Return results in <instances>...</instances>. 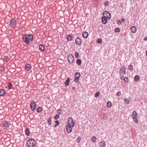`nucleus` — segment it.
I'll list each match as a JSON object with an SVG mask.
<instances>
[{
	"label": "nucleus",
	"mask_w": 147,
	"mask_h": 147,
	"mask_svg": "<svg viewBox=\"0 0 147 147\" xmlns=\"http://www.w3.org/2000/svg\"><path fill=\"white\" fill-rule=\"evenodd\" d=\"M33 38V35L31 34L24 35L22 37L24 41L26 44H28L30 42V40L32 41Z\"/></svg>",
	"instance_id": "f257e3e1"
},
{
	"label": "nucleus",
	"mask_w": 147,
	"mask_h": 147,
	"mask_svg": "<svg viewBox=\"0 0 147 147\" xmlns=\"http://www.w3.org/2000/svg\"><path fill=\"white\" fill-rule=\"evenodd\" d=\"M27 144L29 147H35L36 142L33 139H30L27 142Z\"/></svg>",
	"instance_id": "f03ea898"
},
{
	"label": "nucleus",
	"mask_w": 147,
	"mask_h": 147,
	"mask_svg": "<svg viewBox=\"0 0 147 147\" xmlns=\"http://www.w3.org/2000/svg\"><path fill=\"white\" fill-rule=\"evenodd\" d=\"M103 17L107 19H109L111 17V14L110 13L107 11H104L103 13Z\"/></svg>",
	"instance_id": "7ed1b4c3"
},
{
	"label": "nucleus",
	"mask_w": 147,
	"mask_h": 147,
	"mask_svg": "<svg viewBox=\"0 0 147 147\" xmlns=\"http://www.w3.org/2000/svg\"><path fill=\"white\" fill-rule=\"evenodd\" d=\"M75 78L74 79V81L76 82H77L79 80V78L80 77V73L79 72L76 73L75 75Z\"/></svg>",
	"instance_id": "20e7f679"
},
{
	"label": "nucleus",
	"mask_w": 147,
	"mask_h": 147,
	"mask_svg": "<svg viewBox=\"0 0 147 147\" xmlns=\"http://www.w3.org/2000/svg\"><path fill=\"white\" fill-rule=\"evenodd\" d=\"M126 71V68L124 67H121L120 71V76H123L125 74Z\"/></svg>",
	"instance_id": "39448f33"
},
{
	"label": "nucleus",
	"mask_w": 147,
	"mask_h": 147,
	"mask_svg": "<svg viewBox=\"0 0 147 147\" xmlns=\"http://www.w3.org/2000/svg\"><path fill=\"white\" fill-rule=\"evenodd\" d=\"M36 103L35 102H32L31 103L30 107L32 111H34L36 108Z\"/></svg>",
	"instance_id": "423d86ee"
},
{
	"label": "nucleus",
	"mask_w": 147,
	"mask_h": 147,
	"mask_svg": "<svg viewBox=\"0 0 147 147\" xmlns=\"http://www.w3.org/2000/svg\"><path fill=\"white\" fill-rule=\"evenodd\" d=\"M68 60L70 63H72L74 60V57L72 55L70 54L68 57Z\"/></svg>",
	"instance_id": "0eeeda50"
},
{
	"label": "nucleus",
	"mask_w": 147,
	"mask_h": 147,
	"mask_svg": "<svg viewBox=\"0 0 147 147\" xmlns=\"http://www.w3.org/2000/svg\"><path fill=\"white\" fill-rule=\"evenodd\" d=\"M16 24V21L14 19H12L11 20L10 23V26L13 28H14L15 27Z\"/></svg>",
	"instance_id": "6e6552de"
},
{
	"label": "nucleus",
	"mask_w": 147,
	"mask_h": 147,
	"mask_svg": "<svg viewBox=\"0 0 147 147\" xmlns=\"http://www.w3.org/2000/svg\"><path fill=\"white\" fill-rule=\"evenodd\" d=\"M137 113L135 111H134L132 113V115L133 116V119L134 120L135 122L137 123L138 121L136 119Z\"/></svg>",
	"instance_id": "1a4fd4ad"
},
{
	"label": "nucleus",
	"mask_w": 147,
	"mask_h": 147,
	"mask_svg": "<svg viewBox=\"0 0 147 147\" xmlns=\"http://www.w3.org/2000/svg\"><path fill=\"white\" fill-rule=\"evenodd\" d=\"M76 43L77 45H80L82 43L81 39L79 37H77L76 40Z\"/></svg>",
	"instance_id": "9d476101"
},
{
	"label": "nucleus",
	"mask_w": 147,
	"mask_h": 147,
	"mask_svg": "<svg viewBox=\"0 0 147 147\" xmlns=\"http://www.w3.org/2000/svg\"><path fill=\"white\" fill-rule=\"evenodd\" d=\"M68 121V122L67 123L71 125H72L73 124H74L75 125V124L74 123L73 120L71 117H69V118Z\"/></svg>",
	"instance_id": "9b49d317"
},
{
	"label": "nucleus",
	"mask_w": 147,
	"mask_h": 147,
	"mask_svg": "<svg viewBox=\"0 0 147 147\" xmlns=\"http://www.w3.org/2000/svg\"><path fill=\"white\" fill-rule=\"evenodd\" d=\"M88 36V33L87 32H84L82 34V36L84 38H87Z\"/></svg>",
	"instance_id": "f8f14e48"
},
{
	"label": "nucleus",
	"mask_w": 147,
	"mask_h": 147,
	"mask_svg": "<svg viewBox=\"0 0 147 147\" xmlns=\"http://www.w3.org/2000/svg\"><path fill=\"white\" fill-rule=\"evenodd\" d=\"M107 19L104 17H102V23L104 24H106L107 21Z\"/></svg>",
	"instance_id": "ddd939ff"
},
{
	"label": "nucleus",
	"mask_w": 147,
	"mask_h": 147,
	"mask_svg": "<svg viewBox=\"0 0 147 147\" xmlns=\"http://www.w3.org/2000/svg\"><path fill=\"white\" fill-rule=\"evenodd\" d=\"M70 82V79L69 78H67L65 82V86H69V83Z\"/></svg>",
	"instance_id": "4468645a"
},
{
	"label": "nucleus",
	"mask_w": 147,
	"mask_h": 147,
	"mask_svg": "<svg viewBox=\"0 0 147 147\" xmlns=\"http://www.w3.org/2000/svg\"><path fill=\"white\" fill-rule=\"evenodd\" d=\"M73 127H66V130L68 133H71L72 131V129Z\"/></svg>",
	"instance_id": "2eb2a0df"
},
{
	"label": "nucleus",
	"mask_w": 147,
	"mask_h": 147,
	"mask_svg": "<svg viewBox=\"0 0 147 147\" xmlns=\"http://www.w3.org/2000/svg\"><path fill=\"white\" fill-rule=\"evenodd\" d=\"M67 39L69 41H71L72 40V37L71 35L69 34L67 37Z\"/></svg>",
	"instance_id": "dca6fc26"
},
{
	"label": "nucleus",
	"mask_w": 147,
	"mask_h": 147,
	"mask_svg": "<svg viewBox=\"0 0 147 147\" xmlns=\"http://www.w3.org/2000/svg\"><path fill=\"white\" fill-rule=\"evenodd\" d=\"M39 49L41 51H44L45 50V47L44 45H40L39 46Z\"/></svg>",
	"instance_id": "f3484780"
},
{
	"label": "nucleus",
	"mask_w": 147,
	"mask_h": 147,
	"mask_svg": "<svg viewBox=\"0 0 147 147\" xmlns=\"http://www.w3.org/2000/svg\"><path fill=\"white\" fill-rule=\"evenodd\" d=\"M31 65L29 64H26L25 66L26 69L27 70H30L31 68Z\"/></svg>",
	"instance_id": "a211bd4d"
},
{
	"label": "nucleus",
	"mask_w": 147,
	"mask_h": 147,
	"mask_svg": "<svg viewBox=\"0 0 147 147\" xmlns=\"http://www.w3.org/2000/svg\"><path fill=\"white\" fill-rule=\"evenodd\" d=\"M100 147H105L106 146V143L104 141H102L100 142Z\"/></svg>",
	"instance_id": "6ab92c4d"
},
{
	"label": "nucleus",
	"mask_w": 147,
	"mask_h": 147,
	"mask_svg": "<svg viewBox=\"0 0 147 147\" xmlns=\"http://www.w3.org/2000/svg\"><path fill=\"white\" fill-rule=\"evenodd\" d=\"M131 32L133 33H135L136 32V29L134 26H132L131 29Z\"/></svg>",
	"instance_id": "aec40b11"
},
{
	"label": "nucleus",
	"mask_w": 147,
	"mask_h": 147,
	"mask_svg": "<svg viewBox=\"0 0 147 147\" xmlns=\"http://www.w3.org/2000/svg\"><path fill=\"white\" fill-rule=\"evenodd\" d=\"M5 92L4 90L3 89L0 90V96H3L5 95Z\"/></svg>",
	"instance_id": "412c9836"
},
{
	"label": "nucleus",
	"mask_w": 147,
	"mask_h": 147,
	"mask_svg": "<svg viewBox=\"0 0 147 147\" xmlns=\"http://www.w3.org/2000/svg\"><path fill=\"white\" fill-rule=\"evenodd\" d=\"M124 101L127 104H129L130 102V99L126 98H124Z\"/></svg>",
	"instance_id": "4be33fe9"
},
{
	"label": "nucleus",
	"mask_w": 147,
	"mask_h": 147,
	"mask_svg": "<svg viewBox=\"0 0 147 147\" xmlns=\"http://www.w3.org/2000/svg\"><path fill=\"white\" fill-rule=\"evenodd\" d=\"M140 77L138 75H136L134 77V80L135 81L137 82L140 80Z\"/></svg>",
	"instance_id": "5701e85b"
},
{
	"label": "nucleus",
	"mask_w": 147,
	"mask_h": 147,
	"mask_svg": "<svg viewBox=\"0 0 147 147\" xmlns=\"http://www.w3.org/2000/svg\"><path fill=\"white\" fill-rule=\"evenodd\" d=\"M76 63L79 65H80L82 63V61L80 59H78L76 61Z\"/></svg>",
	"instance_id": "b1692460"
},
{
	"label": "nucleus",
	"mask_w": 147,
	"mask_h": 147,
	"mask_svg": "<svg viewBox=\"0 0 147 147\" xmlns=\"http://www.w3.org/2000/svg\"><path fill=\"white\" fill-rule=\"evenodd\" d=\"M112 105V103L110 101L108 102L107 103V106L109 108H110L111 107Z\"/></svg>",
	"instance_id": "393cba45"
},
{
	"label": "nucleus",
	"mask_w": 147,
	"mask_h": 147,
	"mask_svg": "<svg viewBox=\"0 0 147 147\" xmlns=\"http://www.w3.org/2000/svg\"><path fill=\"white\" fill-rule=\"evenodd\" d=\"M47 123L49 125H50L51 124V117L49 118L47 121Z\"/></svg>",
	"instance_id": "a878e982"
},
{
	"label": "nucleus",
	"mask_w": 147,
	"mask_h": 147,
	"mask_svg": "<svg viewBox=\"0 0 147 147\" xmlns=\"http://www.w3.org/2000/svg\"><path fill=\"white\" fill-rule=\"evenodd\" d=\"M74 124H73L72 125H71V124L67 123V125L66 126V127H74Z\"/></svg>",
	"instance_id": "bb28decb"
},
{
	"label": "nucleus",
	"mask_w": 147,
	"mask_h": 147,
	"mask_svg": "<svg viewBox=\"0 0 147 147\" xmlns=\"http://www.w3.org/2000/svg\"><path fill=\"white\" fill-rule=\"evenodd\" d=\"M96 138L95 136H94L92 137L91 141L93 142H94L95 141H96Z\"/></svg>",
	"instance_id": "cd10ccee"
},
{
	"label": "nucleus",
	"mask_w": 147,
	"mask_h": 147,
	"mask_svg": "<svg viewBox=\"0 0 147 147\" xmlns=\"http://www.w3.org/2000/svg\"><path fill=\"white\" fill-rule=\"evenodd\" d=\"M30 133V131L29 130V129L28 128L26 129V134L27 135L29 136Z\"/></svg>",
	"instance_id": "c85d7f7f"
},
{
	"label": "nucleus",
	"mask_w": 147,
	"mask_h": 147,
	"mask_svg": "<svg viewBox=\"0 0 147 147\" xmlns=\"http://www.w3.org/2000/svg\"><path fill=\"white\" fill-rule=\"evenodd\" d=\"M5 69V67L4 66H0V71H3Z\"/></svg>",
	"instance_id": "c756f323"
},
{
	"label": "nucleus",
	"mask_w": 147,
	"mask_h": 147,
	"mask_svg": "<svg viewBox=\"0 0 147 147\" xmlns=\"http://www.w3.org/2000/svg\"><path fill=\"white\" fill-rule=\"evenodd\" d=\"M37 110L38 112L40 113L42 111V108L40 107H39L37 108Z\"/></svg>",
	"instance_id": "7c9ffc66"
},
{
	"label": "nucleus",
	"mask_w": 147,
	"mask_h": 147,
	"mask_svg": "<svg viewBox=\"0 0 147 147\" xmlns=\"http://www.w3.org/2000/svg\"><path fill=\"white\" fill-rule=\"evenodd\" d=\"M128 69L131 71H132L133 69V68L132 65H130L128 66Z\"/></svg>",
	"instance_id": "2f4dec72"
},
{
	"label": "nucleus",
	"mask_w": 147,
	"mask_h": 147,
	"mask_svg": "<svg viewBox=\"0 0 147 147\" xmlns=\"http://www.w3.org/2000/svg\"><path fill=\"white\" fill-rule=\"evenodd\" d=\"M100 92H96L95 94V96L97 98L98 97L99 95Z\"/></svg>",
	"instance_id": "473e14b6"
},
{
	"label": "nucleus",
	"mask_w": 147,
	"mask_h": 147,
	"mask_svg": "<svg viewBox=\"0 0 147 147\" xmlns=\"http://www.w3.org/2000/svg\"><path fill=\"white\" fill-rule=\"evenodd\" d=\"M3 124H4V125L5 127H8L9 124L7 122H5Z\"/></svg>",
	"instance_id": "72a5a7b5"
},
{
	"label": "nucleus",
	"mask_w": 147,
	"mask_h": 147,
	"mask_svg": "<svg viewBox=\"0 0 147 147\" xmlns=\"http://www.w3.org/2000/svg\"><path fill=\"white\" fill-rule=\"evenodd\" d=\"M120 31V29L119 28H115V32H119Z\"/></svg>",
	"instance_id": "f704fd0d"
},
{
	"label": "nucleus",
	"mask_w": 147,
	"mask_h": 147,
	"mask_svg": "<svg viewBox=\"0 0 147 147\" xmlns=\"http://www.w3.org/2000/svg\"><path fill=\"white\" fill-rule=\"evenodd\" d=\"M123 80H124L125 82V83H127L128 81V79L127 77H125L123 78Z\"/></svg>",
	"instance_id": "c9c22d12"
},
{
	"label": "nucleus",
	"mask_w": 147,
	"mask_h": 147,
	"mask_svg": "<svg viewBox=\"0 0 147 147\" xmlns=\"http://www.w3.org/2000/svg\"><path fill=\"white\" fill-rule=\"evenodd\" d=\"M12 84L11 82H9V84L8 88L9 89H11L12 88Z\"/></svg>",
	"instance_id": "e433bc0d"
},
{
	"label": "nucleus",
	"mask_w": 147,
	"mask_h": 147,
	"mask_svg": "<svg viewBox=\"0 0 147 147\" xmlns=\"http://www.w3.org/2000/svg\"><path fill=\"white\" fill-rule=\"evenodd\" d=\"M102 39L101 38H99L97 40V42L98 43H100L102 42Z\"/></svg>",
	"instance_id": "4c0bfd02"
},
{
	"label": "nucleus",
	"mask_w": 147,
	"mask_h": 147,
	"mask_svg": "<svg viewBox=\"0 0 147 147\" xmlns=\"http://www.w3.org/2000/svg\"><path fill=\"white\" fill-rule=\"evenodd\" d=\"M61 110L60 109H59L57 110V112L58 113L57 115H60L61 114Z\"/></svg>",
	"instance_id": "58836bf2"
},
{
	"label": "nucleus",
	"mask_w": 147,
	"mask_h": 147,
	"mask_svg": "<svg viewBox=\"0 0 147 147\" xmlns=\"http://www.w3.org/2000/svg\"><path fill=\"white\" fill-rule=\"evenodd\" d=\"M59 118V115L57 114H56L54 117L55 119H58Z\"/></svg>",
	"instance_id": "ea45409f"
},
{
	"label": "nucleus",
	"mask_w": 147,
	"mask_h": 147,
	"mask_svg": "<svg viewBox=\"0 0 147 147\" xmlns=\"http://www.w3.org/2000/svg\"><path fill=\"white\" fill-rule=\"evenodd\" d=\"M79 53L78 52L75 53V57L76 58H78L79 57Z\"/></svg>",
	"instance_id": "a19ab883"
},
{
	"label": "nucleus",
	"mask_w": 147,
	"mask_h": 147,
	"mask_svg": "<svg viewBox=\"0 0 147 147\" xmlns=\"http://www.w3.org/2000/svg\"><path fill=\"white\" fill-rule=\"evenodd\" d=\"M104 5L105 6H107L109 5V2L108 1H106L105 2Z\"/></svg>",
	"instance_id": "79ce46f5"
},
{
	"label": "nucleus",
	"mask_w": 147,
	"mask_h": 147,
	"mask_svg": "<svg viewBox=\"0 0 147 147\" xmlns=\"http://www.w3.org/2000/svg\"><path fill=\"white\" fill-rule=\"evenodd\" d=\"M81 138L80 137H78L77 140V141L78 142H79L80 141Z\"/></svg>",
	"instance_id": "37998d69"
},
{
	"label": "nucleus",
	"mask_w": 147,
	"mask_h": 147,
	"mask_svg": "<svg viewBox=\"0 0 147 147\" xmlns=\"http://www.w3.org/2000/svg\"><path fill=\"white\" fill-rule=\"evenodd\" d=\"M121 95V93L119 92H118L117 93V96H120Z\"/></svg>",
	"instance_id": "c03bdc74"
},
{
	"label": "nucleus",
	"mask_w": 147,
	"mask_h": 147,
	"mask_svg": "<svg viewBox=\"0 0 147 147\" xmlns=\"http://www.w3.org/2000/svg\"><path fill=\"white\" fill-rule=\"evenodd\" d=\"M55 122L56 123V124H58V125H59L60 123L59 122L58 120L56 121H55Z\"/></svg>",
	"instance_id": "a18cd8bd"
},
{
	"label": "nucleus",
	"mask_w": 147,
	"mask_h": 147,
	"mask_svg": "<svg viewBox=\"0 0 147 147\" xmlns=\"http://www.w3.org/2000/svg\"><path fill=\"white\" fill-rule=\"evenodd\" d=\"M122 22H123L125 21V19L124 18H122L121 19Z\"/></svg>",
	"instance_id": "49530a36"
},
{
	"label": "nucleus",
	"mask_w": 147,
	"mask_h": 147,
	"mask_svg": "<svg viewBox=\"0 0 147 147\" xmlns=\"http://www.w3.org/2000/svg\"><path fill=\"white\" fill-rule=\"evenodd\" d=\"M118 24H121V22L120 20H118Z\"/></svg>",
	"instance_id": "de8ad7c7"
},
{
	"label": "nucleus",
	"mask_w": 147,
	"mask_h": 147,
	"mask_svg": "<svg viewBox=\"0 0 147 147\" xmlns=\"http://www.w3.org/2000/svg\"><path fill=\"white\" fill-rule=\"evenodd\" d=\"M121 77H120L121 79H123V78H124L123 76H121Z\"/></svg>",
	"instance_id": "09e8293b"
},
{
	"label": "nucleus",
	"mask_w": 147,
	"mask_h": 147,
	"mask_svg": "<svg viewBox=\"0 0 147 147\" xmlns=\"http://www.w3.org/2000/svg\"><path fill=\"white\" fill-rule=\"evenodd\" d=\"M58 125V124H55L54 126V127H56Z\"/></svg>",
	"instance_id": "8fccbe9b"
},
{
	"label": "nucleus",
	"mask_w": 147,
	"mask_h": 147,
	"mask_svg": "<svg viewBox=\"0 0 147 147\" xmlns=\"http://www.w3.org/2000/svg\"><path fill=\"white\" fill-rule=\"evenodd\" d=\"M72 89H75V87H72Z\"/></svg>",
	"instance_id": "3c124183"
},
{
	"label": "nucleus",
	"mask_w": 147,
	"mask_h": 147,
	"mask_svg": "<svg viewBox=\"0 0 147 147\" xmlns=\"http://www.w3.org/2000/svg\"><path fill=\"white\" fill-rule=\"evenodd\" d=\"M146 38H144V40H146Z\"/></svg>",
	"instance_id": "603ef678"
},
{
	"label": "nucleus",
	"mask_w": 147,
	"mask_h": 147,
	"mask_svg": "<svg viewBox=\"0 0 147 147\" xmlns=\"http://www.w3.org/2000/svg\"><path fill=\"white\" fill-rule=\"evenodd\" d=\"M146 56H147V51H146Z\"/></svg>",
	"instance_id": "864d4df0"
},
{
	"label": "nucleus",
	"mask_w": 147,
	"mask_h": 147,
	"mask_svg": "<svg viewBox=\"0 0 147 147\" xmlns=\"http://www.w3.org/2000/svg\"><path fill=\"white\" fill-rule=\"evenodd\" d=\"M7 59V60H8V58Z\"/></svg>",
	"instance_id": "5fc2aeb1"
},
{
	"label": "nucleus",
	"mask_w": 147,
	"mask_h": 147,
	"mask_svg": "<svg viewBox=\"0 0 147 147\" xmlns=\"http://www.w3.org/2000/svg\"><path fill=\"white\" fill-rule=\"evenodd\" d=\"M7 59V60H8V58Z\"/></svg>",
	"instance_id": "6e6d98bb"
}]
</instances>
